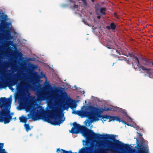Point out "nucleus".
<instances>
[{
  "instance_id": "f8f14e48",
  "label": "nucleus",
  "mask_w": 153,
  "mask_h": 153,
  "mask_svg": "<svg viewBox=\"0 0 153 153\" xmlns=\"http://www.w3.org/2000/svg\"><path fill=\"white\" fill-rule=\"evenodd\" d=\"M127 119L128 122H132L133 123L132 126H133L134 128H135L136 130H138V127L137 126L136 124H134V123H133V119H131L130 117L128 116L127 117Z\"/></svg>"
},
{
  "instance_id": "72a5a7b5",
  "label": "nucleus",
  "mask_w": 153,
  "mask_h": 153,
  "mask_svg": "<svg viewBox=\"0 0 153 153\" xmlns=\"http://www.w3.org/2000/svg\"><path fill=\"white\" fill-rule=\"evenodd\" d=\"M92 2H93L94 1V0H91Z\"/></svg>"
},
{
  "instance_id": "dca6fc26",
  "label": "nucleus",
  "mask_w": 153,
  "mask_h": 153,
  "mask_svg": "<svg viewBox=\"0 0 153 153\" xmlns=\"http://www.w3.org/2000/svg\"><path fill=\"white\" fill-rule=\"evenodd\" d=\"M24 127L25 128L26 130L27 131H29L32 128V126L30 127L29 126V124H26V123L24 125Z\"/></svg>"
},
{
  "instance_id": "f3484780",
  "label": "nucleus",
  "mask_w": 153,
  "mask_h": 153,
  "mask_svg": "<svg viewBox=\"0 0 153 153\" xmlns=\"http://www.w3.org/2000/svg\"><path fill=\"white\" fill-rule=\"evenodd\" d=\"M116 143H117V144L121 147H125L126 145L124 144L121 141H119L118 140H117L115 142Z\"/></svg>"
},
{
  "instance_id": "393cba45",
  "label": "nucleus",
  "mask_w": 153,
  "mask_h": 153,
  "mask_svg": "<svg viewBox=\"0 0 153 153\" xmlns=\"http://www.w3.org/2000/svg\"><path fill=\"white\" fill-rule=\"evenodd\" d=\"M6 51H8L9 49L8 46H7V47H6Z\"/></svg>"
},
{
  "instance_id": "e433bc0d",
  "label": "nucleus",
  "mask_w": 153,
  "mask_h": 153,
  "mask_svg": "<svg viewBox=\"0 0 153 153\" xmlns=\"http://www.w3.org/2000/svg\"><path fill=\"white\" fill-rule=\"evenodd\" d=\"M138 142L137 141V143Z\"/></svg>"
},
{
  "instance_id": "7c9ffc66",
  "label": "nucleus",
  "mask_w": 153,
  "mask_h": 153,
  "mask_svg": "<svg viewBox=\"0 0 153 153\" xmlns=\"http://www.w3.org/2000/svg\"><path fill=\"white\" fill-rule=\"evenodd\" d=\"M85 103H86V100H85Z\"/></svg>"
},
{
  "instance_id": "9b49d317",
  "label": "nucleus",
  "mask_w": 153,
  "mask_h": 153,
  "mask_svg": "<svg viewBox=\"0 0 153 153\" xmlns=\"http://www.w3.org/2000/svg\"><path fill=\"white\" fill-rule=\"evenodd\" d=\"M11 82H0V90L5 87L9 86Z\"/></svg>"
},
{
  "instance_id": "c756f323",
  "label": "nucleus",
  "mask_w": 153,
  "mask_h": 153,
  "mask_svg": "<svg viewBox=\"0 0 153 153\" xmlns=\"http://www.w3.org/2000/svg\"><path fill=\"white\" fill-rule=\"evenodd\" d=\"M139 135L141 136H142V134H139Z\"/></svg>"
},
{
  "instance_id": "39448f33",
  "label": "nucleus",
  "mask_w": 153,
  "mask_h": 153,
  "mask_svg": "<svg viewBox=\"0 0 153 153\" xmlns=\"http://www.w3.org/2000/svg\"><path fill=\"white\" fill-rule=\"evenodd\" d=\"M7 18L6 15H1L0 16V26L3 29L4 32H6L5 33L10 35L8 38L11 39L10 34H16V32L12 27L11 23L6 22Z\"/></svg>"
},
{
  "instance_id": "0eeeda50",
  "label": "nucleus",
  "mask_w": 153,
  "mask_h": 153,
  "mask_svg": "<svg viewBox=\"0 0 153 153\" xmlns=\"http://www.w3.org/2000/svg\"><path fill=\"white\" fill-rule=\"evenodd\" d=\"M29 82L27 81L26 79H24L21 81L20 84L17 86L16 89L17 91H20L23 94H27L30 95L29 90H34L33 86L29 84Z\"/></svg>"
},
{
  "instance_id": "7ed1b4c3",
  "label": "nucleus",
  "mask_w": 153,
  "mask_h": 153,
  "mask_svg": "<svg viewBox=\"0 0 153 153\" xmlns=\"http://www.w3.org/2000/svg\"><path fill=\"white\" fill-rule=\"evenodd\" d=\"M12 96L8 98H0V120L4 121L5 124L9 123L12 119L13 113H10V109L12 102Z\"/></svg>"
},
{
  "instance_id": "a878e982",
  "label": "nucleus",
  "mask_w": 153,
  "mask_h": 153,
  "mask_svg": "<svg viewBox=\"0 0 153 153\" xmlns=\"http://www.w3.org/2000/svg\"><path fill=\"white\" fill-rule=\"evenodd\" d=\"M135 64L137 65L136 64ZM136 66H137V65H136ZM133 66H134L133 67L135 69H136L137 68V67L138 68V67H137V66H136V67H135V66H134V65H133Z\"/></svg>"
},
{
  "instance_id": "412c9836",
  "label": "nucleus",
  "mask_w": 153,
  "mask_h": 153,
  "mask_svg": "<svg viewBox=\"0 0 153 153\" xmlns=\"http://www.w3.org/2000/svg\"><path fill=\"white\" fill-rule=\"evenodd\" d=\"M73 5L74 6V7H72V8L74 10H76V9H77V10H78V9H79V6L77 5H76L74 3H73ZM80 8H79V9Z\"/></svg>"
},
{
  "instance_id": "4c0bfd02",
  "label": "nucleus",
  "mask_w": 153,
  "mask_h": 153,
  "mask_svg": "<svg viewBox=\"0 0 153 153\" xmlns=\"http://www.w3.org/2000/svg\"><path fill=\"white\" fill-rule=\"evenodd\" d=\"M111 42H112L111 41H110Z\"/></svg>"
},
{
  "instance_id": "ddd939ff",
  "label": "nucleus",
  "mask_w": 153,
  "mask_h": 153,
  "mask_svg": "<svg viewBox=\"0 0 153 153\" xmlns=\"http://www.w3.org/2000/svg\"><path fill=\"white\" fill-rule=\"evenodd\" d=\"M19 119L20 122L25 123L27 121V118L26 117L22 116L19 117Z\"/></svg>"
},
{
  "instance_id": "1a4fd4ad",
  "label": "nucleus",
  "mask_w": 153,
  "mask_h": 153,
  "mask_svg": "<svg viewBox=\"0 0 153 153\" xmlns=\"http://www.w3.org/2000/svg\"><path fill=\"white\" fill-rule=\"evenodd\" d=\"M147 142L143 139H141L140 143L138 144L137 146L140 149V153H148V150L147 148Z\"/></svg>"
},
{
  "instance_id": "c9c22d12",
  "label": "nucleus",
  "mask_w": 153,
  "mask_h": 153,
  "mask_svg": "<svg viewBox=\"0 0 153 153\" xmlns=\"http://www.w3.org/2000/svg\"><path fill=\"white\" fill-rule=\"evenodd\" d=\"M85 24H87L85 22Z\"/></svg>"
},
{
  "instance_id": "b1692460",
  "label": "nucleus",
  "mask_w": 153,
  "mask_h": 153,
  "mask_svg": "<svg viewBox=\"0 0 153 153\" xmlns=\"http://www.w3.org/2000/svg\"><path fill=\"white\" fill-rule=\"evenodd\" d=\"M110 47H108V48H114V47H113L112 46V45H111L110 44Z\"/></svg>"
},
{
  "instance_id": "6e6552de",
  "label": "nucleus",
  "mask_w": 153,
  "mask_h": 153,
  "mask_svg": "<svg viewBox=\"0 0 153 153\" xmlns=\"http://www.w3.org/2000/svg\"><path fill=\"white\" fill-rule=\"evenodd\" d=\"M121 119H122V118H121ZM102 120L103 122V121H105L107 120L108 122L116 120L119 122H122L124 124H126L128 126H131V124H127L125 122L123 121L119 117L117 116H109L107 115L104 116L102 117Z\"/></svg>"
},
{
  "instance_id": "2f4dec72",
  "label": "nucleus",
  "mask_w": 153,
  "mask_h": 153,
  "mask_svg": "<svg viewBox=\"0 0 153 153\" xmlns=\"http://www.w3.org/2000/svg\"><path fill=\"white\" fill-rule=\"evenodd\" d=\"M0 122H4V121H1V120H0Z\"/></svg>"
},
{
  "instance_id": "f257e3e1",
  "label": "nucleus",
  "mask_w": 153,
  "mask_h": 153,
  "mask_svg": "<svg viewBox=\"0 0 153 153\" xmlns=\"http://www.w3.org/2000/svg\"><path fill=\"white\" fill-rule=\"evenodd\" d=\"M51 93L54 100L52 104L50 101L48 102L49 107L52 110L48 114L45 111L44 108L37 104L40 103L42 101L49 100L48 95L45 91L37 92L36 98L35 96H30L29 101L24 99V109L26 112H30V114L28 115V119L31 118L34 121L42 119L53 125H60L65 120L63 111L70 107L72 110V114H77L82 117H88V119L84 123L86 126H90L92 123L99 120L101 117V114L104 111H118L125 115L126 114L125 110L112 106L99 108L93 105H84L80 110L76 111V103L67 95L63 88H54Z\"/></svg>"
},
{
  "instance_id": "f704fd0d",
  "label": "nucleus",
  "mask_w": 153,
  "mask_h": 153,
  "mask_svg": "<svg viewBox=\"0 0 153 153\" xmlns=\"http://www.w3.org/2000/svg\"><path fill=\"white\" fill-rule=\"evenodd\" d=\"M92 125H91V128H92Z\"/></svg>"
},
{
  "instance_id": "bb28decb",
  "label": "nucleus",
  "mask_w": 153,
  "mask_h": 153,
  "mask_svg": "<svg viewBox=\"0 0 153 153\" xmlns=\"http://www.w3.org/2000/svg\"><path fill=\"white\" fill-rule=\"evenodd\" d=\"M97 17L99 19H100V16H98Z\"/></svg>"
},
{
  "instance_id": "20e7f679",
  "label": "nucleus",
  "mask_w": 153,
  "mask_h": 153,
  "mask_svg": "<svg viewBox=\"0 0 153 153\" xmlns=\"http://www.w3.org/2000/svg\"><path fill=\"white\" fill-rule=\"evenodd\" d=\"M16 71V67L13 64H0V82H12L13 74Z\"/></svg>"
},
{
  "instance_id": "cd10ccee",
  "label": "nucleus",
  "mask_w": 153,
  "mask_h": 153,
  "mask_svg": "<svg viewBox=\"0 0 153 153\" xmlns=\"http://www.w3.org/2000/svg\"><path fill=\"white\" fill-rule=\"evenodd\" d=\"M88 26H91V24H90V23H89V24H88Z\"/></svg>"
},
{
  "instance_id": "a211bd4d",
  "label": "nucleus",
  "mask_w": 153,
  "mask_h": 153,
  "mask_svg": "<svg viewBox=\"0 0 153 153\" xmlns=\"http://www.w3.org/2000/svg\"><path fill=\"white\" fill-rule=\"evenodd\" d=\"M45 87L47 88H48L50 89H51L52 87L51 85L49 84V82L47 81V80L45 82Z\"/></svg>"
},
{
  "instance_id": "423d86ee",
  "label": "nucleus",
  "mask_w": 153,
  "mask_h": 153,
  "mask_svg": "<svg viewBox=\"0 0 153 153\" xmlns=\"http://www.w3.org/2000/svg\"><path fill=\"white\" fill-rule=\"evenodd\" d=\"M134 62V63L136 64L137 67L139 68L140 71L142 70L144 72L147 73L149 77L151 78H153V73H152L150 69L146 67L147 66H150L151 65V62L148 60H143V64L144 66L141 65L139 64V61L137 58L136 56H134L133 58Z\"/></svg>"
},
{
  "instance_id": "2eb2a0df",
  "label": "nucleus",
  "mask_w": 153,
  "mask_h": 153,
  "mask_svg": "<svg viewBox=\"0 0 153 153\" xmlns=\"http://www.w3.org/2000/svg\"><path fill=\"white\" fill-rule=\"evenodd\" d=\"M57 153H72L71 151H66L63 149L59 150L57 149Z\"/></svg>"
},
{
  "instance_id": "5701e85b",
  "label": "nucleus",
  "mask_w": 153,
  "mask_h": 153,
  "mask_svg": "<svg viewBox=\"0 0 153 153\" xmlns=\"http://www.w3.org/2000/svg\"><path fill=\"white\" fill-rule=\"evenodd\" d=\"M34 76H35V77H34V78H36V77H39V76H38L37 74V73L35 72L34 74Z\"/></svg>"
},
{
  "instance_id": "473e14b6",
  "label": "nucleus",
  "mask_w": 153,
  "mask_h": 153,
  "mask_svg": "<svg viewBox=\"0 0 153 153\" xmlns=\"http://www.w3.org/2000/svg\"><path fill=\"white\" fill-rule=\"evenodd\" d=\"M44 76H45L44 75H43V76L42 77H43Z\"/></svg>"
},
{
  "instance_id": "4468645a",
  "label": "nucleus",
  "mask_w": 153,
  "mask_h": 153,
  "mask_svg": "<svg viewBox=\"0 0 153 153\" xmlns=\"http://www.w3.org/2000/svg\"><path fill=\"white\" fill-rule=\"evenodd\" d=\"M3 143H0V153H8L5 149H3Z\"/></svg>"
},
{
  "instance_id": "f03ea898",
  "label": "nucleus",
  "mask_w": 153,
  "mask_h": 153,
  "mask_svg": "<svg viewBox=\"0 0 153 153\" xmlns=\"http://www.w3.org/2000/svg\"><path fill=\"white\" fill-rule=\"evenodd\" d=\"M73 127L70 131L73 134H77L80 132L82 135L86 139V141L82 140L84 146L87 145L89 140L94 138H97L99 137H107L108 135L106 134H100L95 133L93 131L88 129L85 126H82L75 122L73 123Z\"/></svg>"
},
{
  "instance_id": "6ab92c4d",
  "label": "nucleus",
  "mask_w": 153,
  "mask_h": 153,
  "mask_svg": "<svg viewBox=\"0 0 153 153\" xmlns=\"http://www.w3.org/2000/svg\"><path fill=\"white\" fill-rule=\"evenodd\" d=\"M87 150V148L84 147L80 149L79 151V153H85Z\"/></svg>"
},
{
  "instance_id": "9d476101",
  "label": "nucleus",
  "mask_w": 153,
  "mask_h": 153,
  "mask_svg": "<svg viewBox=\"0 0 153 153\" xmlns=\"http://www.w3.org/2000/svg\"><path fill=\"white\" fill-rule=\"evenodd\" d=\"M105 8H96V12L97 15H99V13L102 14H105Z\"/></svg>"
},
{
  "instance_id": "aec40b11",
  "label": "nucleus",
  "mask_w": 153,
  "mask_h": 153,
  "mask_svg": "<svg viewBox=\"0 0 153 153\" xmlns=\"http://www.w3.org/2000/svg\"><path fill=\"white\" fill-rule=\"evenodd\" d=\"M116 27L115 25L113 23H111V26H108L107 28L108 29H110L111 28L112 29L114 30Z\"/></svg>"
},
{
  "instance_id": "4be33fe9",
  "label": "nucleus",
  "mask_w": 153,
  "mask_h": 153,
  "mask_svg": "<svg viewBox=\"0 0 153 153\" xmlns=\"http://www.w3.org/2000/svg\"><path fill=\"white\" fill-rule=\"evenodd\" d=\"M83 3L84 7H85L87 5V3L86 0H81Z\"/></svg>"
},
{
  "instance_id": "c85d7f7f",
  "label": "nucleus",
  "mask_w": 153,
  "mask_h": 153,
  "mask_svg": "<svg viewBox=\"0 0 153 153\" xmlns=\"http://www.w3.org/2000/svg\"><path fill=\"white\" fill-rule=\"evenodd\" d=\"M15 120H16V117H15L14 118H13Z\"/></svg>"
}]
</instances>
